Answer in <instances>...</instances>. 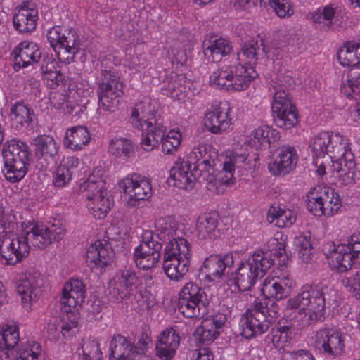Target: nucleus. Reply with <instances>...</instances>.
I'll use <instances>...</instances> for the list:
<instances>
[{"mask_svg": "<svg viewBox=\"0 0 360 360\" xmlns=\"http://www.w3.org/2000/svg\"><path fill=\"white\" fill-rule=\"evenodd\" d=\"M46 84L51 89H56L60 85H65L66 83L65 76L61 73L60 70L49 72L41 76Z\"/></svg>", "mask_w": 360, "mask_h": 360, "instance_id": "nucleus-62", "label": "nucleus"}, {"mask_svg": "<svg viewBox=\"0 0 360 360\" xmlns=\"http://www.w3.org/2000/svg\"><path fill=\"white\" fill-rule=\"evenodd\" d=\"M30 245L24 236L13 237V234L0 236V261L6 265H15L27 258Z\"/></svg>", "mask_w": 360, "mask_h": 360, "instance_id": "nucleus-11", "label": "nucleus"}, {"mask_svg": "<svg viewBox=\"0 0 360 360\" xmlns=\"http://www.w3.org/2000/svg\"><path fill=\"white\" fill-rule=\"evenodd\" d=\"M72 171L64 166L59 165L54 173L53 184L55 187L62 188L67 186L72 179Z\"/></svg>", "mask_w": 360, "mask_h": 360, "instance_id": "nucleus-57", "label": "nucleus"}, {"mask_svg": "<svg viewBox=\"0 0 360 360\" xmlns=\"http://www.w3.org/2000/svg\"><path fill=\"white\" fill-rule=\"evenodd\" d=\"M209 321H202L198 327L193 335L202 345H208L212 342L220 334L219 330H215L210 327Z\"/></svg>", "mask_w": 360, "mask_h": 360, "instance_id": "nucleus-50", "label": "nucleus"}, {"mask_svg": "<svg viewBox=\"0 0 360 360\" xmlns=\"http://www.w3.org/2000/svg\"><path fill=\"white\" fill-rule=\"evenodd\" d=\"M233 75V67H226L214 72L210 77V82L212 84L231 91L229 84L232 83Z\"/></svg>", "mask_w": 360, "mask_h": 360, "instance_id": "nucleus-49", "label": "nucleus"}, {"mask_svg": "<svg viewBox=\"0 0 360 360\" xmlns=\"http://www.w3.org/2000/svg\"><path fill=\"white\" fill-rule=\"evenodd\" d=\"M90 140V132L86 126H75L67 130L64 145L73 150H80Z\"/></svg>", "mask_w": 360, "mask_h": 360, "instance_id": "nucleus-34", "label": "nucleus"}, {"mask_svg": "<svg viewBox=\"0 0 360 360\" xmlns=\"http://www.w3.org/2000/svg\"><path fill=\"white\" fill-rule=\"evenodd\" d=\"M281 360H315V359L308 350L300 349L286 352Z\"/></svg>", "mask_w": 360, "mask_h": 360, "instance_id": "nucleus-64", "label": "nucleus"}, {"mask_svg": "<svg viewBox=\"0 0 360 360\" xmlns=\"http://www.w3.org/2000/svg\"><path fill=\"white\" fill-rule=\"evenodd\" d=\"M314 346L320 353L335 358L345 349V335L334 327H324L316 331Z\"/></svg>", "mask_w": 360, "mask_h": 360, "instance_id": "nucleus-12", "label": "nucleus"}, {"mask_svg": "<svg viewBox=\"0 0 360 360\" xmlns=\"http://www.w3.org/2000/svg\"><path fill=\"white\" fill-rule=\"evenodd\" d=\"M323 19H325L326 28L328 30H337L342 24L341 16L335 15V11L333 7L325 6L323 9Z\"/></svg>", "mask_w": 360, "mask_h": 360, "instance_id": "nucleus-58", "label": "nucleus"}, {"mask_svg": "<svg viewBox=\"0 0 360 360\" xmlns=\"http://www.w3.org/2000/svg\"><path fill=\"white\" fill-rule=\"evenodd\" d=\"M204 55L213 63L220 61L224 56L230 53L231 42L221 37L212 35L202 44Z\"/></svg>", "mask_w": 360, "mask_h": 360, "instance_id": "nucleus-25", "label": "nucleus"}, {"mask_svg": "<svg viewBox=\"0 0 360 360\" xmlns=\"http://www.w3.org/2000/svg\"><path fill=\"white\" fill-rule=\"evenodd\" d=\"M206 297L204 289L193 283H187L179 292V311L186 318L199 316L201 307L208 303Z\"/></svg>", "mask_w": 360, "mask_h": 360, "instance_id": "nucleus-10", "label": "nucleus"}, {"mask_svg": "<svg viewBox=\"0 0 360 360\" xmlns=\"http://www.w3.org/2000/svg\"><path fill=\"white\" fill-rule=\"evenodd\" d=\"M297 160V150L293 146H283L274 161L269 164V172L274 175H285L295 167Z\"/></svg>", "mask_w": 360, "mask_h": 360, "instance_id": "nucleus-19", "label": "nucleus"}, {"mask_svg": "<svg viewBox=\"0 0 360 360\" xmlns=\"http://www.w3.org/2000/svg\"><path fill=\"white\" fill-rule=\"evenodd\" d=\"M24 237L29 245L43 250L55 241H59L64 235L65 228L56 221L49 226L30 223L24 230Z\"/></svg>", "mask_w": 360, "mask_h": 360, "instance_id": "nucleus-7", "label": "nucleus"}, {"mask_svg": "<svg viewBox=\"0 0 360 360\" xmlns=\"http://www.w3.org/2000/svg\"><path fill=\"white\" fill-rule=\"evenodd\" d=\"M215 152L209 145L199 144L195 146L187 157V161L195 163L202 160L205 162H214Z\"/></svg>", "mask_w": 360, "mask_h": 360, "instance_id": "nucleus-48", "label": "nucleus"}, {"mask_svg": "<svg viewBox=\"0 0 360 360\" xmlns=\"http://www.w3.org/2000/svg\"><path fill=\"white\" fill-rule=\"evenodd\" d=\"M261 291L266 299L281 300L290 295L285 289L282 288L281 284H278L274 279H265Z\"/></svg>", "mask_w": 360, "mask_h": 360, "instance_id": "nucleus-46", "label": "nucleus"}, {"mask_svg": "<svg viewBox=\"0 0 360 360\" xmlns=\"http://www.w3.org/2000/svg\"><path fill=\"white\" fill-rule=\"evenodd\" d=\"M34 155L45 160H55L58 154L59 146L55 139L49 135H39L33 140Z\"/></svg>", "mask_w": 360, "mask_h": 360, "instance_id": "nucleus-30", "label": "nucleus"}, {"mask_svg": "<svg viewBox=\"0 0 360 360\" xmlns=\"http://www.w3.org/2000/svg\"><path fill=\"white\" fill-rule=\"evenodd\" d=\"M243 56L252 60V63L250 62V65H255L258 60L259 53V47L257 41L251 40L245 43L241 48Z\"/></svg>", "mask_w": 360, "mask_h": 360, "instance_id": "nucleus-61", "label": "nucleus"}, {"mask_svg": "<svg viewBox=\"0 0 360 360\" xmlns=\"http://www.w3.org/2000/svg\"><path fill=\"white\" fill-rule=\"evenodd\" d=\"M15 65L20 68H26L32 63L39 61L41 52L38 45L34 42L24 41L13 50Z\"/></svg>", "mask_w": 360, "mask_h": 360, "instance_id": "nucleus-22", "label": "nucleus"}, {"mask_svg": "<svg viewBox=\"0 0 360 360\" xmlns=\"http://www.w3.org/2000/svg\"><path fill=\"white\" fill-rule=\"evenodd\" d=\"M279 234L277 233L276 236H278ZM281 235V241H278V238L277 237L275 238L276 240V250L274 254V256L277 257L278 258H282L279 260V265L281 266H286L288 264V262L290 259V257H291V252H288L286 250V240H287V236L280 234Z\"/></svg>", "mask_w": 360, "mask_h": 360, "instance_id": "nucleus-56", "label": "nucleus"}, {"mask_svg": "<svg viewBox=\"0 0 360 360\" xmlns=\"http://www.w3.org/2000/svg\"><path fill=\"white\" fill-rule=\"evenodd\" d=\"M83 359L84 360H99L101 359L102 352L98 342L95 340H89L82 346Z\"/></svg>", "mask_w": 360, "mask_h": 360, "instance_id": "nucleus-55", "label": "nucleus"}, {"mask_svg": "<svg viewBox=\"0 0 360 360\" xmlns=\"http://www.w3.org/2000/svg\"><path fill=\"white\" fill-rule=\"evenodd\" d=\"M8 117L12 127L16 129L29 128L35 120L33 109L23 100L16 101L11 106Z\"/></svg>", "mask_w": 360, "mask_h": 360, "instance_id": "nucleus-23", "label": "nucleus"}, {"mask_svg": "<svg viewBox=\"0 0 360 360\" xmlns=\"http://www.w3.org/2000/svg\"><path fill=\"white\" fill-rule=\"evenodd\" d=\"M269 4L280 18H285L293 14V10L289 0H259L260 6L266 7Z\"/></svg>", "mask_w": 360, "mask_h": 360, "instance_id": "nucleus-51", "label": "nucleus"}, {"mask_svg": "<svg viewBox=\"0 0 360 360\" xmlns=\"http://www.w3.org/2000/svg\"><path fill=\"white\" fill-rule=\"evenodd\" d=\"M0 226L3 229L1 235L13 234L17 228L15 216L10 212H6L0 206Z\"/></svg>", "mask_w": 360, "mask_h": 360, "instance_id": "nucleus-53", "label": "nucleus"}, {"mask_svg": "<svg viewBox=\"0 0 360 360\" xmlns=\"http://www.w3.org/2000/svg\"><path fill=\"white\" fill-rule=\"evenodd\" d=\"M79 192L89 202L98 198L101 193L107 194L105 182L101 179H96L95 176H90L86 181L80 184Z\"/></svg>", "mask_w": 360, "mask_h": 360, "instance_id": "nucleus-39", "label": "nucleus"}, {"mask_svg": "<svg viewBox=\"0 0 360 360\" xmlns=\"http://www.w3.org/2000/svg\"><path fill=\"white\" fill-rule=\"evenodd\" d=\"M322 251L329 259L331 268L338 272H346L352 269L353 264H357L355 257L347 250L345 244L328 242L324 245Z\"/></svg>", "mask_w": 360, "mask_h": 360, "instance_id": "nucleus-15", "label": "nucleus"}, {"mask_svg": "<svg viewBox=\"0 0 360 360\" xmlns=\"http://www.w3.org/2000/svg\"><path fill=\"white\" fill-rule=\"evenodd\" d=\"M271 323L267 316L243 314L240 319L241 335L246 339L262 335L270 328Z\"/></svg>", "mask_w": 360, "mask_h": 360, "instance_id": "nucleus-21", "label": "nucleus"}, {"mask_svg": "<svg viewBox=\"0 0 360 360\" xmlns=\"http://www.w3.org/2000/svg\"><path fill=\"white\" fill-rule=\"evenodd\" d=\"M110 358L117 360H132L131 353V342L120 334L112 336L110 345Z\"/></svg>", "mask_w": 360, "mask_h": 360, "instance_id": "nucleus-37", "label": "nucleus"}, {"mask_svg": "<svg viewBox=\"0 0 360 360\" xmlns=\"http://www.w3.org/2000/svg\"><path fill=\"white\" fill-rule=\"evenodd\" d=\"M19 330L15 325H6L0 333V357L2 360H9L16 349L15 360H37L39 353L32 349L20 347L18 345Z\"/></svg>", "mask_w": 360, "mask_h": 360, "instance_id": "nucleus-8", "label": "nucleus"}, {"mask_svg": "<svg viewBox=\"0 0 360 360\" xmlns=\"http://www.w3.org/2000/svg\"><path fill=\"white\" fill-rule=\"evenodd\" d=\"M324 192L322 195H324L323 204V213L322 215L330 217L337 213L341 207V199L338 193L335 191L333 188L325 187Z\"/></svg>", "mask_w": 360, "mask_h": 360, "instance_id": "nucleus-42", "label": "nucleus"}, {"mask_svg": "<svg viewBox=\"0 0 360 360\" xmlns=\"http://www.w3.org/2000/svg\"><path fill=\"white\" fill-rule=\"evenodd\" d=\"M214 180H213L210 186L208 187V189L217 192H219V186L221 185H231L233 184L235 180L233 173H224V172H219L216 176H214Z\"/></svg>", "mask_w": 360, "mask_h": 360, "instance_id": "nucleus-60", "label": "nucleus"}, {"mask_svg": "<svg viewBox=\"0 0 360 360\" xmlns=\"http://www.w3.org/2000/svg\"><path fill=\"white\" fill-rule=\"evenodd\" d=\"M86 287L79 279H70L65 283L62 292L60 304L76 307L81 304L85 298Z\"/></svg>", "mask_w": 360, "mask_h": 360, "instance_id": "nucleus-26", "label": "nucleus"}, {"mask_svg": "<svg viewBox=\"0 0 360 360\" xmlns=\"http://www.w3.org/2000/svg\"><path fill=\"white\" fill-rule=\"evenodd\" d=\"M191 176V168L187 160L176 164L170 170V176L168 179L169 184L173 181V186L179 188L190 190L194 186V180Z\"/></svg>", "mask_w": 360, "mask_h": 360, "instance_id": "nucleus-32", "label": "nucleus"}, {"mask_svg": "<svg viewBox=\"0 0 360 360\" xmlns=\"http://www.w3.org/2000/svg\"><path fill=\"white\" fill-rule=\"evenodd\" d=\"M338 155H341L339 159V168L338 169L339 176L343 178L346 184H354L356 179H359L358 175L359 172H357L353 155L347 153L345 148V151L342 154H338ZM337 156L338 155H336Z\"/></svg>", "mask_w": 360, "mask_h": 360, "instance_id": "nucleus-35", "label": "nucleus"}, {"mask_svg": "<svg viewBox=\"0 0 360 360\" xmlns=\"http://www.w3.org/2000/svg\"><path fill=\"white\" fill-rule=\"evenodd\" d=\"M87 207L96 219L104 218L111 209V202L106 194H101L98 198L89 202Z\"/></svg>", "mask_w": 360, "mask_h": 360, "instance_id": "nucleus-45", "label": "nucleus"}, {"mask_svg": "<svg viewBox=\"0 0 360 360\" xmlns=\"http://www.w3.org/2000/svg\"><path fill=\"white\" fill-rule=\"evenodd\" d=\"M328 296L324 299L314 300V302L309 307L301 309L295 316L300 326L304 328L315 323L316 321H323L325 319L326 308H330L334 304L328 303Z\"/></svg>", "mask_w": 360, "mask_h": 360, "instance_id": "nucleus-18", "label": "nucleus"}, {"mask_svg": "<svg viewBox=\"0 0 360 360\" xmlns=\"http://www.w3.org/2000/svg\"><path fill=\"white\" fill-rule=\"evenodd\" d=\"M188 163L191 168V176L193 177L192 180H194V183L197 181H206L210 186L214 180V175L211 172L213 171L212 166L214 162L202 160L195 163Z\"/></svg>", "mask_w": 360, "mask_h": 360, "instance_id": "nucleus-40", "label": "nucleus"}, {"mask_svg": "<svg viewBox=\"0 0 360 360\" xmlns=\"http://www.w3.org/2000/svg\"><path fill=\"white\" fill-rule=\"evenodd\" d=\"M337 56L340 64L342 66L353 67L360 64V60L354 49V41L346 42L344 46L338 51Z\"/></svg>", "mask_w": 360, "mask_h": 360, "instance_id": "nucleus-47", "label": "nucleus"}, {"mask_svg": "<svg viewBox=\"0 0 360 360\" xmlns=\"http://www.w3.org/2000/svg\"><path fill=\"white\" fill-rule=\"evenodd\" d=\"M180 342V337L173 328L163 330L156 342V354L163 360L171 359L176 353Z\"/></svg>", "mask_w": 360, "mask_h": 360, "instance_id": "nucleus-24", "label": "nucleus"}, {"mask_svg": "<svg viewBox=\"0 0 360 360\" xmlns=\"http://www.w3.org/2000/svg\"><path fill=\"white\" fill-rule=\"evenodd\" d=\"M46 38L60 61L67 64L73 62L80 49V39L75 30H65L62 33L60 27H53L48 31Z\"/></svg>", "mask_w": 360, "mask_h": 360, "instance_id": "nucleus-5", "label": "nucleus"}, {"mask_svg": "<svg viewBox=\"0 0 360 360\" xmlns=\"http://www.w3.org/2000/svg\"><path fill=\"white\" fill-rule=\"evenodd\" d=\"M271 253L257 251L245 261H242L234 272L229 277V285H234L238 291L250 290L258 278H262L274 265Z\"/></svg>", "mask_w": 360, "mask_h": 360, "instance_id": "nucleus-1", "label": "nucleus"}, {"mask_svg": "<svg viewBox=\"0 0 360 360\" xmlns=\"http://www.w3.org/2000/svg\"><path fill=\"white\" fill-rule=\"evenodd\" d=\"M250 136L249 143L255 146L256 148L264 147L270 148V139L268 134L267 126H262L257 128Z\"/></svg>", "mask_w": 360, "mask_h": 360, "instance_id": "nucleus-52", "label": "nucleus"}, {"mask_svg": "<svg viewBox=\"0 0 360 360\" xmlns=\"http://www.w3.org/2000/svg\"><path fill=\"white\" fill-rule=\"evenodd\" d=\"M325 187L314 188L313 191L308 193V201L307 203V209L315 216H321L323 213L324 207L323 202L324 201L323 193Z\"/></svg>", "mask_w": 360, "mask_h": 360, "instance_id": "nucleus-44", "label": "nucleus"}, {"mask_svg": "<svg viewBox=\"0 0 360 360\" xmlns=\"http://www.w3.org/2000/svg\"><path fill=\"white\" fill-rule=\"evenodd\" d=\"M122 192L128 195L127 204L130 207L137 206L140 201L148 200L152 195V186L148 180L131 174L119 182Z\"/></svg>", "mask_w": 360, "mask_h": 360, "instance_id": "nucleus-14", "label": "nucleus"}, {"mask_svg": "<svg viewBox=\"0 0 360 360\" xmlns=\"http://www.w3.org/2000/svg\"><path fill=\"white\" fill-rule=\"evenodd\" d=\"M138 280V277L134 271L131 269H124L120 271L117 277V285L121 288L127 290L129 293L131 288Z\"/></svg>", "mask_w": 360, "mask_h": 360, "instance_id": "nucleus-54", "label": "nucleus"}, {"mask_svg": "<svg viewBox=\"0 0 360 360\" xmlns=\"http://www.w3.org/2000/svg\"><path fill=\"white\" fill-rule=\"evenodd\" d=\"M267 219L270 223L283 228L292 225L296 221V217L290 210H285L279 205H272L269 210Z\"/></svg>", "mask_w": 360, "mask_h": 360, "instance_id": "nucleus-38", "label": "nucleus"}, {"mask_svg": "<svg viewBox=\"0 0 360 360\" xmlns=\"http://www.w3.org/2000/svg\"><path fill=\"white\" fill-rule=\"evenodd\" d=\"M123 86V82L116 72L102 71L97 89L98 114H102L103 111L112 112L117 110L120 100L124 94Z\"/></svg>", "mask_w": 360, "mask_h": 360, "instance_id": "nucleus-4", "label": "nucleus"}, {"mask_svg": "<svg viewBox=\"0 0 360 360\" xmlns=\"http://www.w3.org/2000/svg\"><path fill=\"white\" fill-rule=\"evenodd\" d=\"M115 252L107 240H96L91 245L86 252V262L91 269L105 268L113 262Z\"/></svg>", "mask_w": 360, "mask_h": 360, "instance_id": "nucleus-16", "label": "nucleus"}, {"mask_svg": "<svg viewBox=\"0 0 360 360\" xmlns=\"http://www.w3.org/2000/svg\"><path fill=\"white\" fill-rule=\"evenodd\" d=\"M151 338L147 333V330L143 332L141 337L136 344L131 342V353L132 360L138 355L146 354L148 349V343L151 342Z\"/></svg>", "mask_w": 360, "mask_h": 360, "instance_id": "nucleus-59", "label": "nucleus"}, {"mask_svg": "<svg viewBox=\"0 0 360 360\" xmlns=\"http://www.w3.org/2000/svg\"><path fill=\"white\" fill-rule=\"evenodd\" d=\"M347 84L341 86V92L348 98H353L352 94L360 92V64H357L349 70L347 74Z\"/></svg>", "mask_w": 360, "mask_h": 360, "instance_id": "nucleus-41", "label": "nucleus"}, {"mask_svg": "<svg viewBox=\"0 0 360 360\" xmlns=\"http://www.w3.org/2000/svg\"><path fill=\"white\" fill-rule=\"evenodd\" d=\"M231 118L229 112L221 107L206 113L205 126L212 134H221L230 128Z\"/></svg>", "mask_w": 360, "mask_h": 360, "instance_id": "nucleus-27", "label": "nucleus"}, {"mask_svg": "<svg viewBox=\"0 0 360 360\" xmlns=\"http://www.w3.org/2000/svg\"><path fill=\"white\" fill-rule=\"evenodd\" d=\"M3 172L7 181L16 183L27 174L30 165V151L27 143L13 139L3 146Z\"/></svg>", "mask_w": 360, "mask_h": 360, "instance_id": "nucleus-2", "label": "nucleus"}, {"mask_svg": "<svg viewBox=\"0 0 360 360\" xmlns=\"http://www.w3.org/2000/svg\"><path fill=\"white\" fill-rule=\"evenodd\" d=\"M234 264L233 256L232 253L222 255H212L206 258L203 265L199 271L202 275H204L206 279L220 278L225 274V271H228Z\"/></svg>", "mask_w": 360, "mask_h": 360, "instance_id": "nucleus-17", "label": "nucleus"}, {"mask_svg": "<svg viewBox=\"0 0 360 360\" xmlns=\"http://www.w3.org/2000/svg\"><path fill=\"white\" fill-rule=\"evenodd\" d=\"M347 142L344 136L329 132H321L311 141L310 148L314 158H320L329 154L331 158H336V155L342 154L347 148Z\"/></svg>", "mask_w": 360, "mask_h": 360, "instance_id": "nucleus-13", "label": "nucleus"}, {"mask_svg": "<svg viewBox=\"0 0 360 360\" xmlns=\"http://www.w3.org/2000/svg\"><path fill=\"white\" fill-rule=\"evenodd\" d=\"M328 297V304H335L337 300L336 291L323 283H318L314 285H307L302 288L301 292L296 296L288 300L286 303L287 310H295L304 309L309 307L314 302V300L324 299Z\"/></svg>", "mask_w": 360, "mask_h": 360, "instance_id": "nucleus-9", "label": "nucleus"}, {"mask_svg": "<svg viewBox=\"0 0 360 360\" xmlns=\"http://www.w3.org/2000/svg\"><path fill=\"white\" fill-rule=\"evenodd\" d=\"M146 128L145 132L143 133V139L141 141L142 148L147 151L152 150L158 146L163 139L167 130V127L159 121V118L156 117L152 120L151 124L145 123Z\"/></svg>", "mask_w": 360, "mask_h": 360, "instance_id": "nucleus-29", "label": "nucleus"}, {"mask_svg": "<svg viewBox=\"0 0 360 360\" xmlns=\"http://www.w3.org/2000/svg\"><path fill=\"white\" fill-rule=\"evenodd\" d=\"M42 285V279L40 274L35 272L33 274H28L25 278L21 279L17 285V291L21 296L23 303L34 300L41 292L40 287Z\"/></svg>", "mask_w": 360, "mask_h": 360, "instance_id": "nucleus-28", "label": "nucleus"}, {"mask_svg": "<svg viewBox=\"0 0 360 360\" xmlns=\"http://www.w3.org/2000/svg\"><path fill=\"white\" fill-rule=\"evenodd\" d=\"M109 151L116 157L128 158L134 152V146L131 140L125 138H114L110 141Z\"/></svg>", "mask_w": 360, "mask_h": 360, "instance_id": "nucleus-43", "label": "nucleus"}, {"mask_svg": "<svg viewBox=\"0 0 360 360\" xmlns=\"http://www.w3.org/2000/svg\"><path fill=\"white\" fill-rule=\"evenodd\" d=\"M38 13L36 9L24 5L13 18L14 27L20 32H30L36 28Z\"/></svg>", "mask_w": 360, "mask_h": 360, "instance_id": "nucleus-31", "label": "nucleus"}, {"mask_svg": "<svg viewBox=\"0 0 360 360\" xmlns=\"http://www.w3.org/2000/svg\"><path fill=\"white\" fill-rule=\"evenodd\" d=\"M190 249L189 242L180 237L173 238L166 245L162 266L170 280L179 281L188 272L191 264Z\"/></svg>", "mask_w": 360, "mask_h": 360, "instance_id": "nucleus-3", "label": "nucleus"}, {"mask_svg": "<svg viewBox=\"0 0 360 360\" xmlns=\"http://www.w3.org/2000/svg\"><path fill=\"white\" fill-rule=\"evenodd\" d=\"M233 82L229 84L231 91L247 89L251 80L257 76L252 67L249 68L241 65L233 66Z\"/></svg>", "mask_w": 360, "mask_h": 360, "instance_id": "nucleus-36", "label": "nucleus"}, {"mask_svg": "<svg viewBox=\"0 0 360 360\" xmlns=\"http://www.w3.org/2000/svg\"><path fill=\"white\" fill-rule=\"evenodd\" d=\"M272 112L275 124L284 129H290L298 122V113L292 103L290 92L278 89L274 94Z\"/></svg>", "mask_w": 360, "mask_h": 360, "instance_id": "nucleus-6", "label": "nucleus"}, {"mask_svg": "<svg viewBox=\"0 0 360 360\" xmlns=\"http://www.w3.org/2000/svg\"><path fill=\"white\" fill-rule=\"evenodd\" d=\"M221 218L217 212L205 214L198 219L197 236L200 240L215 239L221 234Z\"/></svg>", "mask_w": 360, "mask_h": 360, "instance_id": "nucleus-20", "label": "nucleus"}, {"mask_svg": "<svg viewBox=\"0 0 360 360\" xmlns=\"http://www.w3.org/2000/svg\"><path fill=\"white\" fill-rule=\"evenodd\" d=\"M156 117H158L157 112L152 109L150 103L141 101L131 108L129 122L133 127L143 131V124L146 122L151 124L152 120Z\"/></svg>", "mask_w": 360, "mask_h": 360, "instance_id": "nucleus-33", "label": "nucleus"}, {"mask_svg": "<svg viewBox=\"0 0 360 360\" xmlns=\"http://www.w3.org/2000/svg\"><path fill=\"white\" fill-rule=\"evenodd\" d=\"M62 322L72 324V327L78 326V313L76 307H68L67 304H61Z\"/></svg>", "mask_w": 360, "mask_h": 360, "instance_id": "nucleus-63", "label": "nucleus"}]
</instances>
